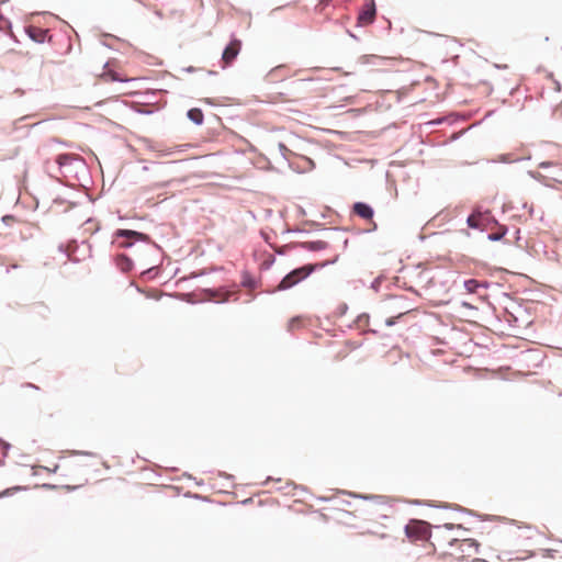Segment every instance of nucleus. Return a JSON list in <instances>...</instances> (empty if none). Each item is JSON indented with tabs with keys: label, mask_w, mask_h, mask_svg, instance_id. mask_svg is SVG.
<instances>
[{
	"label": "nucleus",
	"mask_w": 562,
	"mask_h": 562,
	"mask_svg": "<svg viewBox=\"0 0 562 562\" xmlns=\"http://www.w3.org/2000/svg\"><path fill=\"white\" fill-rule=\"evenodd\" d=\"M382 314L386 315L385 325L393 326L397 321H402L412 315L415 310L412 308L403 296L392 295L384 300L381 305Z\"/></svg>",
	"instance_id": "1"
},
{
	"label": "nucleus",
	"mask_w": 562,
	"mask_h": 562,
	"mask_svg": "<svg viewBox=\"0 0 562 562\" xmlns=\"http://www.w3.org/2000/svg\"><path fill=\"white\" fill-rule=\"evenodd\" d=\"M315 270L314 265H306L288 273L279 283L278 290H288L306 279Z\"/></svg>",
	"instance_id": "2"
},
{
	"label": "nucleus",
	"mask_w": 562,
	"mask_h": 562,
	"mask_svg": "<svg viewBox=\"0 0 562 562\" xmlns=\"http://www.w3.org/2000/svg\"><path fill=\"white\" fill-rule=\"evenodd\" d=\"M406 536L412 540H427L430 530L429 525L422 520H411L405 527Z\"/></svg>",
	"instance_id": "3"
},
{
	"label": "nucleus",
	"mask_w": 562,
	"mask_h": 562,
	"mask_svg": "<svg viewBox=\"0 0 562 562\" xmlns=\"http://www.w3.org/2000/svg\"><path fill=\"white\" fill-rule=\"evenodd\" d=\"M451 546L458 551L453 553L457 559H474L479 548V543L474 539L454 540Z\"/></svg>",
	"instance_id": "4"
},
{
	"label": "nucleus",
	"mask_w": 562,
	"mask_h": 562,
	"mask_svg": "<svg viewBox=\"0 0 562 562\" xmlns=\"http://www.w3.org/2000/svg\"><path fill=\"white\" fill-rule=\"evenodd\" d=\"M376 9L374 0H366L359 10L357 22L359 26H368L375 20Z\"/></svg>",
	"instance_id": "5"
},
{
	"label": "nucleus",
	"mask_w": 562,
	"mask_h": 562,
	"mask_svg": "<svg viewBox=\"0 0 562 562\" xmlns=\"http://www.w3.org/2000/svg\"><path fill=\"white\" fill-rule=\"evenodd\" d=\"M126 239H146V235L135 232V231H127V229H119L114 234V240L113 244H117L119 247L125 248L132 245V241L125 240Z\"/></svg>",
	"instance_id": "6"
},
{
	"label": "nucleus",
	"mask_w": 562,
	"mask_h": 562,
	"mask_svg": "<svg viewBox=\"0 0 562 562\" xmlns=\"http://www.w3.org/2000/svg\"><path fill=\"white\" fill-rule=\"evenodd\" d=\"M241 49V42L237 38H234L229 42L222 55V61L224 67L232 65L235 58L238 56Z\"/></svg>",
	"instance_id": "7"
},
{
	"label": "nucleus",
	"mask_w": 562,
	"mask_h": 562,
	"mask_svg": "<svg viewBox=\"0 0 562 562\" xmlns=\"http://www.w3.org/2000/svg\"><path fill=\"white\" fill-rule=\"evenodd\" d=\"M352 212L357 216L371 221L373 217V210L370 205L363 203V202H357L352 206Z\"/></svg>",
	"instance_id": "8"
},
{
	"label": "nucleus",
	"mask_w": 562,
	"mask_h": 562,
	"mask_svg": "<svg viewBox=\"0 0 562 562\" xmlns=\"http://www.w3.org/2000/svg\"><path fill=\"white\" fill-rule=\"evenodd\" d=\"M468 225L472 228H484V216L481 212H474L468 217Z\"/></svg>",
	"instance_id": "9"
},
{
	"label": "nucleus",
	"mask_w": 562,
	"mask_h": 562,
	"mask_svg": "<svg viewBox=\"0 0 562 562\" xmlns=\"http://www.w3.org/2000/svg\"><path fill=\"white\" fill-rule=\"evenodd\" d=\"M188 117L195 124H201L204 116L200 109H191L188 112Z\"/></svg>",
	"instance_id": "10"
},
{
	"label": "nucleus",
	"mask_w": 562,
	"mask_h": 562,
	"mask_svg": "<svg viewBox=\"0 0 562 562\" xmlns=\"http://www.w3.org/2000/svg\"><path fill=\"white\" fill-rule=\"evenodd\" d=\"M304 326V318L301 316L293 317L289 321V330H295Z\"/></svg>",
	"instance_id": "11"
},
{
	"label": "nucleus",
	"mask_w": 562,
	"mask_h": 562,
	"mask_svg": "<svg viewBox=\"0 0 562 562\" xmlns=\"http://www.w3.org/2000/svg\"><path fill=\"white\" fill-rule=\"evenodd\" d=\"M116 263L122 271H128L132 267V261L125 256H119Z\"/></svg>",
	"instance_id": "12"
},
{
	"label": "nucleus",
	"mask_w": 562,
	"mask_h": 562,
	"mask_svg": "<svg viewBox=\"0 0 562 562\" xmlns=\"http://www.w3.org/2000/svg\"><path fill=\"white\" fill-rule=\"evenodd\" d=\"M72 160H78L77 157L75 156H71V155H59L56 159V162L60 166V167H65L67 166L68 164H70Z\"/></svg>",
	"instance_id": "13"
},
{
	"label": "nucleus",
	"mask_w": 562,
	"mask_h": 562,
	"mask_svg": "<svg viewBox=\"0 0 562 562\" xmlns=\"http://www.w3.org/2000/svg\"><path fill=\"white\" fill-rule=\"evenodd\" d=\"M481 284L479 283V281L474 280V279H470V280H467L464 282V288L468 290V292L470 293H474L476 292L477 288L480 286Z\"/></svg>",
	"instance_id": "14"
},
{
	"label": "nucleus",
	"mask_w": 562,
	"mask_h": 562,
	"mask_svg": "<svg viewBox=\"0 0 562 562\" xmlns=\"http://www.w3.org/2000/svg\"><path fill=\"white\" fill-rule=\"evenodd\" d=\"M417 562H436L435 550L432 549L425 557H418Z\"/></svg>",
	"instance_id": "15"
},
{
	"label": "nucleus",
	"mask_w": 562,
	"mask_h": 562,
	"mask_svg": "<svg viewBox=\"0 0 562 562\" xmlns=\"http://www.w3.org/2000/svg\"><path fill=\"white\" fill-rule=\"evenodd\" d=\"M9 21L0 14V31H5L9 29Z\"/></svg>",
	"instance_id": "16"
},
{
	"label": "nucleus",
	"mask_w": 562,
	"mask_h": 562,
	"mask_svg": "<svg viewBox=\"0 0 562 562\" xmlns=\"http://www.w3.org/2000/svg\"><path fill=\"white\" fill-rule=\"evenodd\" d=\"M106 76H108V80L111 79L113 81L115 80H119L115 72H113L112 70L108 69V72H106Z\"/></svg>",
	"instance_id": "17"
},
{
	"label": "nucleus",
	"mask_w": 562,
	"mask_h": 562,
	"mask_svg": "<svg viewBox=\"0 0 562 562\" xmlns=\"http://www.w3.org/2000/svg\"><path fill=\"white\" fill-rule=\"evenodd\" d=\"M191 147L190 144H183L176 146L177 151H183L186 148Z\"/></svg>",
	"instance_id": "18"
},
{
	"label": "nucleus",
	"mask_w": 562,
	"mask_h": 562,
	"mask_svg": "<svg viewBox=\"0 0 562 562\" xmlns=\"http://www.w3.org/2000/svg\"><path fill=\"white\" fill-rule=\"evenodd\" d=\"M278 70H279V68L272 69V70L269 72L268 77H269V78H271V79H272V78H274V76L277 75Z\"/></svg>",
	"instance_id": "19"
},
{
	"label": "nucleus",
	"mask_w": 562,
	"mask_h": 562,
	"mask_svg": "<svg viewBox=\"0 0 562 562\" xmlns=\"http://www.w3.org/2000/svg\"><path fill=\"white\" fill-rule=\"evenodd\" d=\"M9 220H12V217H11V216H4V217H3V221H4V222H7V221H9Z\"/></svg>",
	"instance_id": "20"
},
{
	"label": "nucleus",
	"mask_w": 562,
	"mask_h": 562,
	"mask_svg": "<svg viewBox=\"0 0 562 562\" xmlns=\"http://www.w3.org/2000/svg\"><path fill=\"white\" fill-rule=\"evenodd\" d=\"M491 238H493V239H498V238H499V236H498V235H495V236H491Z\"/></svg>",
	"instance_id": "21"
}]
</instances>
